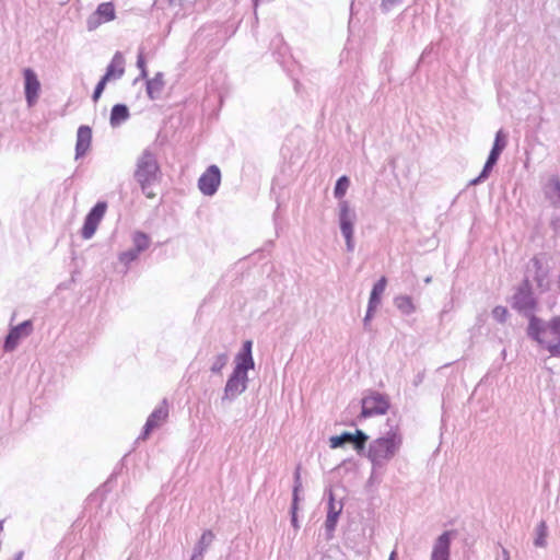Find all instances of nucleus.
<instances>
[{"instance_id": "nucleus-11", "label": "nucleus", "mask_w": 560, "mask_h": 560, "mask_svg": "<svg viewBox=\"0 0 560 560\" xmlns=\"http://www.w3.org/2000/svg\"><path fill=\"white\" fill-rule=\"evenodd\" d=\"M338 220L341 234H353V225L357 220L354 209L350 207L349 201L340 200L338 203Z\"/></svg>"}, {"instance_id": "nucleus-48", "label": "nucleus", "mask_w": 560, "mask_h": 560, "mask_svg": "<svg viewBox=\"0 0 560 560\" xmlns=\"http://www.w3.org/2000/svg\"><path fill=\"white\" fill-rule=\"evenodd\" d=\"M298 510H291V523L292 525L295 527V528H299V525H298Z\"/></svg>"}, {"instance_id": "nucleus-31", "label": "nucleus", "mask_w": 560, "mask_h": 560, "mask_svg": "<svg viewBox=\"0 0 560 560\" xmlns=\"http://www.w3.org/2000/svg\"><path fill=\"white\" fill-rule=\"evenodd\" d=\"M492 170H493V167L491 165L489 166L487 163H485L481 173L476 178L471 179L468 185L476 186V185L485 182L489 177Z\"/></svg>"}, {"instance_id": "nucleus-30", "label": "nucleus", "mask_w": 560, "mask_h": 560, "mask_svg": "<svg viewBox=\"0 0 560 560\" xmlns=\"http://www.w3.org/2000/svg\"><path fill=\"white\" fill-rule=\"evenodd\" d=\"M228 354L226 353H220L218 354L215 358H214V361L210 368V371L214 374H219L221 373L222 369L228 363Z\"/></svg>"}, {"instance_id": "nucleus-25", "label": "nucleus", "mask_w": 560, "mask_h": 560, "mask_svg": "<svg viewBox=\"0 0 560 560\" xmlns=\"http://www.w3.org/2000/svg\"><path fill=\"white\" fill-rule=\"evenodd\" d=\"M133 248L139 253L145 250L150 245L149 236L143 232H136L132 237Z\"/></svg>"}, {"instance_id": "nucleus-4", "label": "nucleus", "mask_w": 560, "mask_h": 560, "mask_svg": "<svg viewBox=\"0 0 560 560\" xmlns=\"http://www.w3.org/2000/svg\"><path fill=\"white\" fill-rule=\"evenodd\" d=\"M511 305L518 313L528 317L529 320L530 316H535L534 311L536 308L537 302L533 295L532 284L528 280V277H526L517 287L515 293L512 296Z\"/></svg>"}, {"instance_id": "nucleus-24", "label": "nucleus", "mask_w": 560, "mask_h": 560, "mask_svg": "<svg viewBox=\"0 0 560 560\" xmlns=\"http://www.w3.org/2000/svg\"><path fill=\"white\" fill-rule=\"evenodd\" d=\"M107 209L105 201H98L86 214L88 218L100 224Z\"/></svg>"}, {"instance_id": "nucleus-28", "label": "nucleus", "mask_w": 560, "mask_h": 560, "mask_svg": "<svg viewBox=\"0 0 560 560\" xmlns=\"http://www.w3.org/2000/svg\"><path fill=\"white\" fill-rule=\"evenodd\" d=\"M302 488L301 477H300V468L298 467L294 474V487H293V493H292V504L291 510H298L299 506V492Z\"/></svg>"}, {"instance_id": "nucleus-15", "label": "nucleus", "mask_w": 560, "mask_h": 560, "mask_svg": "<svg viewBox=\"0 0 560 560\" xmlns=\"http://www.w3.org/2000/svg\"><path fill=\"white\" fill-rule=\"evenodd\" d=\"M168 416V409L166 406V401H163V405L158 407L153 410V412L149 416L142 434L139 436V439L145 440L151 431L160 425L161 422H163Z\"/></svg>"}, {"instance_id": "nucleus-29", "label": "nucleus", "mask_w": 560, "mask_h": 560, "mask_svg": "<svg viewBox=\"0 0 560 560\" xmlns=\"http://www.w3.org/2000/svg\"><path fill=\"white\" fill-rule=\"evenodd\" d=\"M97 226H98V223H96L95 221H93L90 218L85 217L84 224H83V228H82V231H81L82 237L84 240L91 238L94 235Z\"/></svg>"}, {"instance_id": "nucleus-7", "label": "nucleus", "mask_w": 560, "mask_h": 560, "mask_svg": "<svg viewBox=\"0 0 560 560\" xmlns=\"http://www.w3.org/2000/svg\"><path fill=\"white\" fill-rule=\"evenodd\" d=\"M221 182V172L217 165H210L199 177L198 187L206 196H212L217 192Z\"/></svg>"}, {"instance_id": "nucleus-23", "label": "nucleus", "mask_w": 560, "mask_h": 560, "mask_svg": "<svg viewBox=\"0 0 560 560\" xmlns=\"http://www.w3.org/2000/svg\"><path fill=\"white\" fill-rule=\"evenodd\" d=\"M536 537L534 539V545L539 548H544L547 546V535H548V527L545 521H540L537 525L536 529Z\"/></svg>"}, {"instance_id": "nucleus-49", "label": "nucleus", "mask_w": 560, "mask_h": 560, "mask_svg": "<svg viewBox=\"0 0 560 560\" xmlns=\"http://www.w3.org/2000/svg\"><path fill=\"white\" fill-rule=\"evenodd\" d=\"M550 183L553 185L555 190L559 194L560 197V180L558 178H552Z\"/></svg>"}, {"instance_id": "nucleus-55", "label": "nucleus", "mask_w": 560, "mask_h": 560, "mask_svg": "<svg viewBox=\"0 0 560 560\" xmlns=\"http://www.w3.org/2000/svg\"><path fill=\"white\" fill-rule=\"evenodd\" d=\"M22 557H23V552L21 551V552H19V553L16 555L15 560H21V559H22Z\"/></svg>"}, {"instance_id": "nucleus-13", "label": "nucleus", "mask_w": 560, "mask_h": 560, "mask_svg": "<svg viewBox=\"0 0 560 560\" xmlns=\"http://www.w3.org/2000/svg\"><path fill=\"white\" fill-rule=\"evenodd\" d=\"M527 268L528 271L534 270V280L536 281L537 287L541 291L548 290V268L544 266L541 259L538 256L533 257Z\"/></svg>"}, {"instance_id": "nucleus-40", "label": "nucleus", "mask_w": 560, "mask_h": 560, "mask_svg": "<svg viewBox=\"0 0 560 560\" xmlns=\"http://www.w3.org/2000/svg\"><path fill=\"white\" fill-rule=\"evenodd\" d=\"M365 443L366 441L353 440L351 444L353 445L354 450L361 454L365 450Z\"/></svg>"}, {"instance_id": "nucleus-36", "label": "nucleus", "mask_w": 560, "mask_h": 560, "mask_svg": "<svg viewBox=\"0 0 560 560\" xmlns=\"http://www.w3.org/2000/svg\"><path fill=\"white\" fill-rule=\"evenodd\" d=\"M107 82H108L107 80H105L104 78H101V80L96 84L93 95H92V98L94 102H96L101 97Z\"/></svg>"}, {"instance_id": "nucleus-10", "label": "nucleus", "mask_w": 560, "mask_h": 560, "mask_svg": "<svg viewBox=\"0 0 560 560\" xmlns=\"http://www.w3.org/2000/svg\"><path fill=\"white\" fill-rule=\"evenodd\" d=\"M33 330L32 320H24L23 323L12 327L7 335L3 343L5 352H12L19 345L22 337H27Z\"/></svg>"}, {"instance_id": "nucleus-9", "label": "nucleus", "mask_w": 560, "mask_h": 560, "mask_svg": "<svg viewBox=\"0 0 560 560\" xmlns=\"http://www.w3.org/2000/svg\"><path fill=\"white\" fill-rule=\"evenodd\" d=\"M24 77V93L25 100L30 107L34 106L38 100L39 91H40V82L37 78L35 71L31 68H25L23 70Z\"/></svg>"}, {"instance_id": "nucleus-41", "label": "nucleus", "mask_w": 560, "mask_h": 560, "mask_svg": "<svg viewBox=\"0 0 560 560\" xmlns=\"http://www.w3.org/2000/svg\"><path fill=\"white\" fill-rule=\"evenodd\" d=\"M401 2V0H382V8L383 10L385 11H388L389 9H392L395 4Z\"/></svg>"}, {"instance_id": "nucleus-44", "label": "nucleus", "mask_w": 560, "mask_h": 560, "mask_svg": "<svg viewBox=\"0 0 560 560\" xmlns=\"http://www.w3.org/2000/svg\"><path fill=\"white\" fill-rule=\"evenodd\" d=\"M499 158H500V155H499V154H494V153H491V152H490V153H489V155H488V159H487L486 163H487L489 166L491 165L492 167H494V165L498 163Z\"/></svg>"}, {"instance_id": "nucleus-56", "label": "nucleus", "mask_w": 560, "mask_h": 560, "mask_svg": "<svg viewBox=\"0 0 560 560\" xmlns=\"http://www.w3.org/2000/svg\"><path fill=\"white\" fill-rule=\"evenodd\" d=\"M431 281H432V277H430V276L424 279L425 283H430Z\"/></svg>"}, {"instance_id": "nucleus-57", "label": "nucleus", "mask_w": 560, "mask_h": 560, "mask_svg": "<svg viewBox=\"0 0 560 560\" xmlns=\"http://www.w3.org/2000/svg\"><path fill=\"white\" fill-rule=\"evenodd\" d=\"M320 560H334L331 557H323Z\"/></svg>"}, {"instance_id": "nucleus-14", "label": "nucleus", "mask_w": 560, "mask_h": 560, "mask_svg": "<svg viewBox=\"0 0 560 560\" xmlns=\"http://www.w3.org/2000/svg\"><path fill=\"white\" fill-rule=\"evenodd\" d=\"M452 534L453 532L446 530L436 538L433 546L431 560H450Z\"/></svg>"}, {"instance_id": "nucleus-17", "label": "nucleus", "mask_w": 560, "mask_h": 560, "mask_svg": "<svg viewBox=\"0 0 560 560\" xmlns=\"http://www.w3.org/2000/svg\"><path fill=\"white\" fill-rule=\"evenodd\" d=\"M124 57L120 51H117L110 63L106 68L105 74L102 77L105 80L109 81L112 79H119L122 77L125 69H124Z\"/></svg>"}, {"instance_id": "nucleus-58", "label": "nucleus", "mask_w": 560, "mask_h": 560, "mask_svg": "<svg viewBox=\"0 0 560 560\" xmlns=\"http://www.w3.org/2000/svg\"><path fill=\"white\" fill-rule=\"evenodd\" d=\"M2 524H3V522L1 521L0 522V532L2 530Z\"/></svg>"}, {"instance_id": "nucleus-47", "label": "nucleus", "mask_w": 560, "mask_h": 560, "mask_svg": "<svg viewBox=\"0 0 560 560\" xmlns=\"http://www.w3.org/2000/svg\"><path fill=\"white\" fill-rule=\"evenodd\" d=\"M340 435H341L342 440L346 443H352V441H353V433L346 431V432L341 433Z\"/></svg>"}, {"instance_id": "nucleus-38", "label": "nucleus", "mask_w": 560, "mask_h": 560, "mask_svg": "<svg viewBox=\"0 0 560 560\" xmlns=\"http://www.w3.org/2000/svg\"><path fill=\"white\" fill-rule=\"evenodd\" d=\"M330 447L331 448H338L346 444V442L342 440L341 435H334L329 439Z\"/></svg>"}, {"instance_id": "nucleus-6", "label": "nucleus", "mask_w": 560, "mask_h": 560, "mask_svg": "<svg viewBox=\"0 0 560 560\" xmlns=\"http://www.w3.org/2000/svg\"><path fill=\"white\" fill-rule=\"evenodd\" d=\"M362 410L361 417L368 418L374 415H384L389 408V401L387 397L380 393H372L369 396L362 398Z\"/></svg>"}, {"instance_id": "nucleus-5", "label": "nucleus", "mask_w": 560, "mask_h": 560, "mask_svg": "<svg viewBox=\"0 0 560 560\" xmlns=\"http://www.w3.org/2000/svg\"><path fill=\"white\" fill-rule=\"evenodd\" d=\"M249 370V368L235 364V368L225 384L222 401L234 400L246 390L248 383L247 372Z\"/></svg>"}, {"instance_id": "nucleus-2", "label": "nucleus", "mask_w": 560, "mask_h": 560, "mask_svg": "<svg viewBox=\"0 0 560 560\" xmlns=\"http://www.w3.org/2000/svg\"><path fill=\"white\" fill-rule=\"evenodd\" d=\"M162 176L156 154L151 149H144L137 158L133 178L147 198H155L152 187L161 182Z\"/></svg>"}, {"instance_id": "nucleus-21", "label": "nucleus", "mask_w": 560, "mask_h": 560, "mask_svg": "<svg viewBox=\"0 0 560 560\" xmlns=\"http://www.w3.org/2000/svg\"><path fill=\"white\" fill-rule=\"evenodd\" d=\"M129 109L125 104H116L113 106L110 110L109 122L112 127H117L121 122L126 121L129 118Z\"/></svg>"}, {"instance_id": "nucleus-39", "label": "nucleus", "mask_w": 560, "mask_h": 560, "mask_svg": "<svg viewBox=\"0 0 560 560\" xmlns=\"http://www.w3.org/2000/svg\"><path fill=\"white\" fill-rule=\"evenodd\" d=\"M346 240V247L348 252H353L354 249V241H353V234H345L343 235Z\"/></svg>"}, {"instance_id": "nucleus-8", "label": "nucleus", "mask_w": 560, "mask_h": 560, "mask_svg": "<svg viewBox=\"0 0 560 560\" xmlns=\"http://www.w3.org/2000/svg\"><path fill=\"white\" fill-rule=\"evenodd\" d=\"M116 18L113 2H103L98 4L94 13L86 20L89 31L96 30L102 23L113 21Z\"/></svg>"}, {"instance_id": "nucleus-52", "label": "nucleus", "mask_w": 560, "mask_h": 560, "mask_svg": "<svg viewBox=\"0 0 560 560\" xmlns=\"http://www.w3.org/2000/svg\"><path fill=\"white\" fill-rule=\"evenodd\" d=\"M502 556L503 560H510V553L504 547H502Z\"/></svg>"}, {"instance_id": "nucleus-34", "label": "nucleus", "mask_w": 560, "mask_h": 560, "mask_svg": "<svg viewBox=\"0 0 560 560\" xmlns=\"http://www.w3.org/2000/svg\"><path fill=\"white\" fill-rule=\"evenodd\" d=\"M492 316L499 323H504L508 316V310L504 306H495L492 311Z\"/></svg>"}, {"instance_id": "nucleus-54", "label": "nucleus", "mask_w": 560, "mask_h": 560, "mask_svg": "<svg viewBox=\"0 0 560 560\" xmlns=\"http://www.w3.org/2000/svg\"><path fill=\"white\" fill-rule=\"evenodd\" d=\"M395 558H396V552H395V551H393V552L390 553V556H389V559H388V560H395Z\"/></svg>"}, {"instance_id": "nucleus-32", "label": "nucleus", "mask_w": 560, "mask_h": 560, "mask_svg": "<svg viewBox=\"0 0 560 560\" xmlns=\"http://www.w3.org/2000/svg\"><path fill=\"white\" fill-rule=\"evenodd\" d=\"M139 252L135 248H131L129 250H126L120 254L119 259L121 262L129 264L133 260H136L139 256Z\"/></svg>"}, {"instance_id": "nucleus-22", "label": "nucleus", "mask_w": 560, "mask_h": 560, "mask_svg": "<svg viewBox=\"0 0 560 560\" xmlns=\"http://www.w3.org/2000/svg\"><path fill=\"white\" fill-rule=\"evenodd\" d=\"M394 304L405 315H409L415 312V305L409 295L396 296Z\"/></svg>"}, {"instance_id": "nucleus-53", "label": "nucleus", "mask_w": 560, "mask_h": 560, "mask_svg": "<svg viewBox=\"0 0 560 560\" xmlns=\"http://www.w3.org/2000/svg\"><path fill=\"white\" fill-rule=\"evenodd\" d=\"M429 48L424 49L422 55H421V59H423L428 54H429Z\"/></svg>"}, {"instance_id": "nucleus-51", "label": "nucleus", "mask_w": 560, "mask_h": 560, "mask_svg": "<svg viewBox=\"0 0 560 560\" xmlns=\"http://www.w3.org/2000/svg\"><path fill=\"white\" fill-rule=\"evenodd\" d=\"M490 152L494 153V154L501 155V153L503 152V149L501 147H498V145H492V149H491Z\"/></svg>"}, {"instance_id": "nucleus-59", "label": "nucleus", "mask_w": 560, "mask_h": 560, "mask_svg": "<svg viewBox=\"0 0 560 560\" xmlns=\"http://www.w3.org/2000/svg\"><path fill=\"white\" fill-rule=\"evenodd\" d=\"M175 1H176V0H168V2H170L171 4H172V3H174Z\"/></svg>"}, {"instance_id": "nucleus-37", "label": "nucleus", "mask_w": 560, "mask_h": 560, "mask_svg": "<svg viewBox=\"0 0 560 560\" xmlns=\"http://www.w3.org/2000/svg\"><path fill=\"white\" fill-rule=\"evenodd\" d=\"M376 308L368 306L365 317L363 318L364 329L371 330V320Z\"/></svg>"}, {"instance_id": "nucleus-16", "label": "nucleus", "mask_w": 560, "mask_h": 560, "mask_svg": "<svg viewBox=\"0 0 560 560\" xmlns=\"http://www.w3.org/2000/svg\"><path fill=\"white\" fill-rule=\"evenodd\" d=\"M92 141V129L89 126H80L77 132L75 159H80L89 151Z\"/></svg>"}, {"instance_id": "nucleus-45", "label": "nucleus", "mask_w": 560, "mask_h": 560, "mask_svg": "<svg viewBox=\"0 0 560 560\" xmlns=\"http://www.w3.org/2000/svg\"><path fill=\"white\" fill-rule=\"evenodd\" d=\"M499 158H500V155H499V154H494V153H491V152H490V153H489V155H488V159H487L486 163H487L489 166L491 165L492 167H494V165L498 163Z\"/></svg>"}, {"instance_id": "nucleus-26", "label": "nucleus", "mask_w": 560, "mask_h": 560, "mask_svg": "<svg viewBox=\"0 0 560 560\" xmlns=\"http://www.w3.org/2000/svg\"><path fill=\"white\" fill-rule=\"evenodd\" d=\"M349 185H350V180L346 175L339 177L337 179L335 188H334L335 198L342 199L347 192V189L349 188Z\"/></svg>"}, {"instance_id": "nucleus-43", "label": "nucleus", "mask_w": 560, "mask_h": 560, "mask_svg": "<svg viewBox=\"0 0 560 560\" xmlns=\"http://www.w3.org/2000/svg\"><path fill=\"white\" fill-rule=\"evenodd\" d=\"M499 158H500V155H499V154H494V153H491V152H490V153H489V155H488V159H487L486 163H487L489 166L491 165L492 167H494V165L498 163Z\"/></svg>"}, {"instance_id": "nucleus-18", "label": "nucleus", "mask_w": 560, "mask_h": 560, "mask_svg": "<svg viewBox=\"0 0 560 560\" xmlns=\"http://www.w3.org/2000/svg\"><path fill=\"white\" fill-rule=\"evenodd\" d=\"M164 74L162 72L155 73L152 79L147 80V94L152 101L158 100L164 89Z\"/></svg>"}, {"instance_id": "nucleus-3", "label": "nucleus", "mask_w": 560, "mask_h": 560, "mask_svg": "<svg viewBox=\"0 0 560 560\" xmlns=\"http://www.w3.org/2000/svg\"><path fill=\"white\" fill-rule=\"evenodd\" d=\"M527 335L545 347L552 357H560V317L545 322L537 316H530Z\"/></svg>"}, {"instance_id": "nucleus-33", "label": "nucleus", "mask_w": 560, "mask_h": 560, "mask_svg": "<svg viewBox=\"0 0 560 560\" xmlns=\"http://www.w3.org/2000/svg\"><path fill=\"white\" fill-rule=\"evenodd\" d=\"M137 67L140 69V75L135 80L137 82L139 79H147L148 78V71L145 67V60L143 57V54L140 52L137 58Z\"/></svg>"}, {"instance_id": "nucleus-20", "label": "nucleus", "mask_w": 560, "mask_h": 560, "mask_svg": "<svg viewBox=\"0 0 560 560\" xmlns=\"http://www.w3.org/2000/svg\"><path fill=\"white\" fill-rule=\"evenodd\" d=\"M387 284V279L385 277H381L376 283H374L368 306H371L373 308H377V306L381 304V296L385 291Z\"/></svg>"}, {"instance_id": "nucleus-12", "label": "nucleus", "mask_w": 560, "mask_h": 560, "mask_svg": "<svg viewBox=\"0 0 560 560\" xmlns=\"http://www.w3.org/2000/svg\"><path fill=\"white\" fill-rule=\"evenodd\" d=\"M327 494H328V511H327V517L325 521V529L328 533V535L330 536L336 529L339 515L341 514L342 509H343V504H342V502L337 503L335 501L334 492L331 489H329L327 491Z\"/></svg>"}, {"instance_id": "nucleus-27", "label": "nucleus", "mask_w": 560, "mask_h": 560, "mask_svg": "<svg viewBox=\"0 0 560 560\" xmlns=\"http://www.w3.org/2000/svg\"><path fill=\"white\" fill-rule=\"evenodd\" d=\"M213 539L214 534L210 529L205 530L194 549L205 553V551L211 545Z\"/></svg>"}, {"instance_id": "nucleus-42", "label": "nucleus", "mask_w": 560, "mask_h": 560, "mask_svg": "<svg viewBox=\"0 0 560 560\" xmlns=\"http://www.w3.org/2000/svg\"><path fill=\"white\" fill-rule=\"evenodd\" d=\"M353 440L368 441L369 435L365 432H363L362 430L357 429L355 432L353 433Z\"/></svg>"}, {"instance_id": "nucleus-46", "label": "nucleus", "mask_w": 560, "mask_h": 560, "mask_svg": "<svg viewBox=\"0 0 560 560\" xmlns=\"http://www.w3.org/2000/svg\"><path fill=\"white\" fill-rule=\"evenodd\" d=\"M424 377H425V371L423 370V371L419 372V373L415 376L413 382H412V383H413V385H415L416 387H417V386H419V385L423 382Z\"/></svg>"}, {"instance_id": "nucleus-1", "label": "nucleus", "mask_w": 560, "mask_h": 560, "mask_svg": "<svg viewBox=\"0 0 560 560\" xmlns=\"http://www.w3.org/2000/svg\"><path fill=\"white\" fill-rule=\"evenodd\" d=\"M387 419L388 430L383 436L373 440L368 450V458L371 460L373 469L383 467L387 462L395 457L401 444L402 436L399 432L398 423Z\"/></svg>"}, {"instance_id": "nucleus-35", "label": "nucleus", "mask_w": 560, "mask_h": 560, "mask_svg": "<svg viewBox=\"0 0 560 560\" xmlns=\"http://www.w3.org/2000/svg\"><path fill=\"white\" fill-rule=\"evenodd\" d=\"M506 144H508V136L502 129H500L495 133L493 145L501 147L504 150Z\"/></svg>"}, {"instance_id": "nucleus-50", "label": "nucleus", "mask_w": 560, "mask_h": 560, "mask_svg": "<svg viewBox=\"0 0 560 560\" xmlns=\"http://www.w3.org/2000/svg\"><path fill=\"white\" fill-rule=\"evenodd\" d=\"M203 553L194 549L190 560H202Z\"/></svg>"}, {"instance_id": "nucleus-19", "label": "nucleus", "mask_w": 560, "mask_h": 560, "mask_svg": "<svg viewBox=\"0 0 560 560\" xmlns=\"http://www.w3.org/2000/svg\"><path fill=\"white\" fill-rule=\"evenodd\" d=\"M252 346L253 342L250 340H246L243 343L242 350L237 353L235 362L238 365H243L249 369H254L255 362L252 355Z\"/></svg>"}]
</instances>
